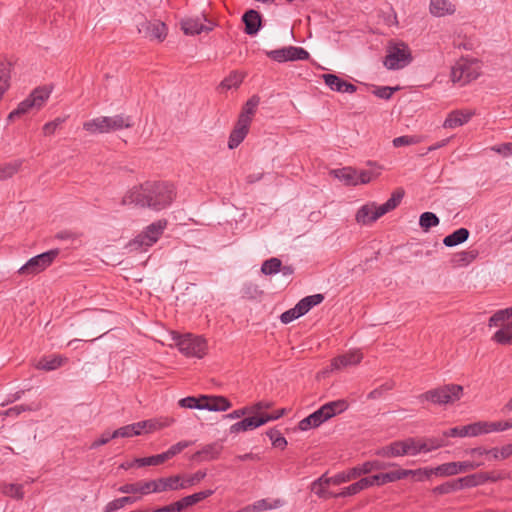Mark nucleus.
<instances>
[{
    "instance_id": "nucleus-6",
    "label": "nucleus",
    "mask_w": 512,
    "mask_h": 512,
    "mask_svg": "<svg viewBox=\"0 0 512 512\" xmlns=\"http://www.w3.org/2000/svg\"><path fill=\"white\" fill-rule=\"evenodd\" d=\"M167 226L166 220H158L129 242L131 250H146L158 241Z\"/></svg>"
},
{
    "instance_id": "nucleus-30",
    "label": "nucleus",
    "mask_w": 512,
    "mask_h": 512,
    "mask_svg": "<svg viewBox=\"0 0 512 512\" xmlns=\"http://www.w3.org/2000/svg\"><path fill=\"white\" fill-rule=\"evenodd\" d=\"M367 488H369L368 481L364 477V478H361L359 481L343 488L340 492H338L336 494H329V496L333 497V498H345V497L356 495L359 492H361L362 490H365Z\"/></svg>"
},
{
    "instance_id": "nucleus-26",
    "label": "nucleus",
    "mask_w": 512,
    "mask_h": 512,
    "mask_svg": "<svg viewBox=\"0 0 512 512\" xmlns=\"http://www.w3.org/2000/svg\"><path fill=\"white\" fill-rule=\"evenodd\" d=\"M67 358L60 355L44 356L35 364V368L44 371H54L64 365Z\"/></svg>"
},
{
    "instance_id": "nucleus-4",
    "label": "nucleus",
    "mask_w": 512,
    "mask_h": 512,
    "mask_svg": "<svg viewBox=\"0 0 512 512\" xmlns=\"http://www.w3.org/2000/svg\"><path fill=\"white\" fill-rule=\"evenodd\" d=\"M179 351L187 357L202 358L206 354L207 344L201 336L175 334L173 336Z\"/></svg>"
},
{
    "instance_id": "nucleus-8",
    "label": "nucleus",
    "mask_w": 512,
    "mask_h": 512,
    "mask_svg": "<svg viewBox=\"0 0 512 512\" xmlns=\"http://www.w3.org/2000/svg\"><path fill=\"white\" fill-rule=\"evenodd\" d=\"M59 255V249H51L30 258L20 269L19 274L35 275L49 267Z\"/></svg>"
},
{
    "instance_id": "nucleus-37",
    "label": "nucleus",
    "mask_w": 512,
    "mask_h": 512,
    "mask_svg": "<svg viewBox=\"0 0 512 512\" xmlns=\"http://www.w3.org/2000/svg\"><path fill=\"white\" fill-rule=\"evenodd\" d=\"M470 232L466 228H459L443 239V244L447 247H454L464 243L469 238Z\"/></svg>"
},
{
    "instance_id": "nucleus-45",
    "label": "nucleus",
    "mask_w": 512,
    "mask_h": 512,
    "mask_svg": "<svg viewBox=\"0 0 512 512\" xmlns=\"http://www.w3.org/2000/svg\"><path fill=\"white\" fill-rule=\"evenodd\" d=\"M259 104V98L257 96H252L244 105L241 114L239 115L238 120H242V118L247 120V124L250 125L252 116L255 113L256 107Z\"/></svg>"
},
{
    "instance_id": "nucleus-34",
    "label": "nucleus",
    "mask_w": 512,
    "mask_h": 512,
    "mask_svg": "<svg viewBox=\"0 0 512 512\" xmlns=\"http://www.w3.org/2000/svg\"><path fill=\"white\" fill-rule=\"evenodd\" d=\"M221 452V446L218 444H209L204 446L201 450L193 455L194 460L210 461L218 458Z\"/></svg>"
},
{
    "instance_id": "nucleus-2",
    "label": "nucleus",
    "mask_w": 512,
    "mask_h": 512,
    "mask_svg": "<svg viewBox=\"0 0 512 512\" xmlns=\"http://www.w3.org/2000/svg\"><path fill=\"white\" fill-rule=\"evenodd\" d=\"M404 194V190L399 188L395 190L391 197L382 205L378 206L376 202H369L361 206L355 215L356 222L361 225L374 223L386 213L394 210L401 203Z\"/></svg>"
},
{
    "instance_id": "nucleus-24",
    "label": "nucleus",
    "mask_w": 512,
    "mask_h": 512,
    "mask_svg": "<svg viewBox=\"0 0 512 512\" xmlns=\"http://www.w3.org/2000/svg\"><path fill=\"white\" fill-rule=\"evenodd\" d=\"M118 491L123 494H136L148 495L153 493L152 481H138L135 483H126L118 488Z\"/></svg>"
},
{
    "instance_id": "nucleus-43",
    "label": "nucleus",
    "mask_w": 512,
    "mask_h": 512,
    "mask_svg": "<svg viewBox=\"0 0 512 512\" xmlns=\"http://www.w3.org/2000/svg\"><path fill=\"white\" fill-rule=\"evenodd\" d=\"M485 472L475 473L459 478L461 488L464 487H476L486 483Z\"/></svg>"
},
{
    "instance_id": "nucleus-23",
    "label": "nucleus",
    "mask_w": 512,
    "mask_h": 512,
    "mask_svg": "<svg viewBox=\"0 0 512 512\" xmlns=\"http://www.w3.org/2000/svg\"><path fill=\"white\" fill-rule=\"evenodd\" d=\"M213 493H214V490L207 489L204 491L194 493L192 495L185 496L182 499H180L179 501L175 502L176 510H178V512H182L186 508L193 506V505L199 503L200 501L210 497Z\"/></svg>"
},
{
    "instance_id": "nucleus-55",
    "label": "nucleus",
    "mask_w": 512,
    "mask_h": 512,
    "mask_svg": "<svg viewBox=\"0 0 512 512\" xmlns=\"http://www.w3.org/2000/svg\"><path fill=\"white\" fill-rule=\"evenodd\" d=\"M178 404L182 408L203 410L202 395L199 397L188 396L182 398L179 400Z\"/></svg>"
},
{
    "instance_id": "nucleus-51",
    "label": "nucleus",
    "mask_w": 512,
    "mask_h": 512,
    "mask_svg": "<svg viewBox=\"0 0 512 512\" xmlns=\"http://www.w3.org/2000/svg\"><path fill=\"white\" fill-rule=\"evenodd\" d=\"M138 428H140L139 424H136V423L129 424V425L120 427V428L116 429L115 431H113L112 436H115V438H118V437L125 438V437L137 436V435H140Z\"/></svg>"
},
{
    "instance_id": "nucleus-7",
    "label": "nucleus",
    "mask_w": 512,
    "mask_h": 512,
    "mask_svg": "<svg viewBox=\"0 0 512 512\" xmlns=\"http://www.w3.org/2000/svg\"><path fill=\"white\" fill-rule=\"evenodd\" d=\"M51 89L48 87H39L33 90V92L25 100L20 102L16 109L8 115V120H12L16 117L24 115L32 108H41L45 101L49 98Z\"/></svg>"
},
{
    "instance_id": "nucleus-60",
    "label": "nucleus",
    "mask_w": 512,
    "mask_h": 512,
    "mask_svg": "<svg viewBox=\"0 0 512 512\" xmlns=\"http://www.w3.org/2000/svg\"><path fill=\"white\" fill-rule=\"evenodd\" d=\"M189 445H190L189 441H180V442L172 445L167 451L162 453L164 461H167V460L173 458L174 456H176L177 454L182 452L185 448H187Z\"/></svg>"
},
{
    "instance_id": "nucleus-17",
    "label": "nucleus",
    "mask_w": 512,
    "mask_h": 512,
    "mask_svg": "<svg viewBox=\"0 0 512 512\" xmlns=\"http://www.w3.org/2000/svg\"><path fill=\"white\" fill-rule=\"evenodd\" d=\"M365 478L368 481V487L383 486L388 483L405 479V472H401V469H398L386 473H379Z\"/></svg>"
},
{
    "instance_id": "nucleus-9",
    "label": "nucleus",
    "mask_w": 512,
    "mask_h": 512,
    "mask_svg": "<svg viewBox=\"0 0 512 512\" xmlns=\"http://www.w3.org/2000/svg\"><path fill=\"white\" fill-rule=\"evenodd\" d=\"M266 55L270 59L279 63L287 61L308 60L310 57L308 51L302 47L296 46H287L280 49L270 50L266 52Z\"/></svg>"
},
{
    "instance_id": "nucleus-12",
    "label": "nucleus",
    "mask_w": 512,
    "mask_h": 512,
    "mask_svg": "<svg viewBox=\"0 0 512 512\" xmlns=\"http://www.w3.org/2000/svg\"><path fill=\"white\" fill-rule=\"evenodd\" d=\"M181 28L186 35H196L201 32H210L214 28V23L209 21L204 14L195 17L182 19Z\"/></svg>"
},
{
    "instance_id": "nucleus-44",
    "label": "nucleus",
    "mask_w": 512,
    "mask_h": 512,
    "mask_svg": "<svg viewBox=\"0 0 512 512\" xmlns=\"http://www.w3.org/2000/svg\"><path fill=\"white\" fill-rule=\"evenodd\" d=\"M395 464H386L380 460L366 461L362 464L357 465L361 476L369 474L373 471L383 470L388 466H394Z\"/></svg>"
},
{
    "instance_id": "nucleus-28",
    "label": "nucleus",
    "mask_w": 512,
    "mask_h": 512,
    "mask_svg": "<svg viewBox=\"0 0 512 512\" xmlns=\"http://www.w3.org/2000/svg\"><path fill=\"white\" fill-rule=\"evenodd\" d=\"M348 403L346 400L340 399L336 401L328 402L322 405L319 409L324 416V419L327 421L330 418L334 417L337 414H340L347 410Z\"/></svg>"
},
{
    "instance_id": "nucleus-25",
    "label": "nucleus",
    "mask_w": 512,
    "mask_h": 512,
    "mask_svg": "<svg viewBox=\"0 0 512 512\" xmlns=\"http://www.w3.org/2000/svg\"><path fill=\"white\" fill-rule=\"evenodd\" d=\"M107 133L131 128L133 126L132 118L125 116L124 114H118L114 116H106Z\"/></svg>"
},
{
    "instance_id": "nucleus-31",
    "label": "nucleus",
    "mask_w": 512,
    "mask_h": 512,
    "mask_svg": "<svg viewBox=\"0 0 512 512\" xmlns=\"http://www.w3.org/2000/svg\"><path fill=\"white\" fill-rule=\"evenodd\" d=\"M325 421L326 420L324 419L323 414L321 413L320 409H318L311 413L309 416L303 418L298 423V428L301 431H307L319 427Z\"/></svg>"
},
{
    "instance_id": "nucleus-57",
    "label": "nucleus",
    "mask_w": 512,
    "mask_h": 512,
    "mask_svg": "<svg viewBox=\"0 0 512 512\" xmlns=\"http://www.w3.org/2000/svg\"><path fill=\"white\" fill-rule=\"evenodd\" d=\"M490 456L494 460H504L512 455V444L504 445L502 448H491L489 449Z\"/></svg>"
},
{
    "instance_id": "nucleus-40",
    "label": "nucleus",
    "mask_w": 512,
    "mask_h": 512,
    "mask_svg": "<svg viewBox=\"0 0 512 512\" xmlns=\"http://www.w3.org/2000/svg\"><path fill=\"white\" fill-rule=\"evenodd\" d=\"M83 129L91 134L107 133L106 116L97 117L83 124Z\"/></svg>"
},
{
    "instance_id": "nucleus-11",
    "label": "nucleus",
    "mask_w": 512,
    "mask_h": 512,
    "mask_svg": "<svg viewBox=\"0 0 512 512\" xmlns=\"http://www.w3.org/2000/svg\"><path fill=\"white\" fill-rule=\"evenodd\" d=\"M482 465V462L474 461L448 462L435 467L434 471L436 476H454L474 470Z\"/></svg>"
},
{
    "instance_id": "nucleus-41",
    "label": "nucleus",
    "mask_w": 512,
    "mask_h": 512,
    "mask_svg": "<svg viewBox=\"0 0 512 512\" xmlns=\"http://www.w3.org/2000/svg\"><path fill=\"white\" fill-rule=\"evenodd\" d=\"M360 471L358 469V466H354L346 471L339 472L333 476L332 483L333 485H340L343 483H347L351 480H354L358 477H360Z\"/></svg>"
},
{
    "instance_id": "nucleus-47",
    "label": "nucleus",
    "mask_w": 512,
    "mask_h": 512,
    "mask_svg": "<svg viewBox=\"0 0 512 512\" xmlns=\"http://www.w3.org/2000/svg\"><path fill=\"white\" fill-rule=\"evenodd\" d=\"M478 255L477 250H466L456 253L452 259V262L457 265H467L476 259Z\"/></svg>"
},
{
    "instance_id": "nucleus-62",
    "label": "nucleus",
    "mask_w": 512,
    "mask_h": 512,
    "mask_svg": "<svg viewBox=\"0 0 512 512\" xmlns=\"http://www.w3.org/2000/svg\"><path fill=\"white\" fill-rule=\"evenodd\" d=\"M487 422L479 421L467 425L468 436L475 437L482 434H487Z\"/></svg>"
},
{
    "instance_id": "nucleus-13",
    "label": "nucleus",
    "mask_w": 512,
    "mask_h": 512,
    "mask_svg": "<svg viewBox=\"0 0 512 512\" xmlns=\"http://www.w3.org/2000/svg\"><path fill=\"white\" fill-rule=\"evenodd\" d=\"M137 28L138 32L142 34L143 37L150 40L156 39L158 41H163L167 35V27L165 23L159 20H143L137 25Z\"/></svg>"
},
{
    "instance_id": "nucleus-3",
    "label": "nucleus",
    "mask_w": 512,
    "mask_h": 512,
    "mask_svg": "<svg viewBox=\"0 0 512 512\" xmlns=\"http://www.w3.org/2000/svg\"><path fill=\"white\" fill-rule=\"evenodd\" d=\"M463 395V387L457 384H447L431 389L419 396L421 401L444 405L458 401Z\"/></svg>"
},
{
    "instance_id": "nucleus-36",
    "label": "nucleus",
    "mask_w": 512,
    "mask_h": 512,
    "mask_svg": "<svg viewBox=\"0 0 512 512\" xmlns=\"http://www.w3.org/2000/svg\"><path fill=\"white\" fill-rule=\"evenodd\" d=\"M493 340L502 345L512 344V322H501Z\"/></svg>"
},
{
    "instance_id": "nucleus-29",
    "label": "nucleus",
    "mask_w": 512,
    "mask_h": 512,
    "mask_svg": "<svg viewBox=\"0 0 512 512\" xmlns=\"http://www.w3.org/2000/svg\"><path fill=\"white\" fill-rule=\"evenodd\" d=\"M402 450H404V455L416 456L421 452L427 453L429 450L425 443L422 442V439L409 437L404 440H401Z\"/></svg>"
},
{
    "instance_id": "nucleus-1",
    "label": "nucleus",
    "mask_w": 512,
    "mask_h": 512,
    "mask_svg": "<svg viewBox=\"0 0 512 512\" xmlns=\"http://www.w3.org/2000/svg\"><path fill=\"white\" fill-rule=\"evenodd\" d=\"M176 196L175 188L168 182L146 181L131 188L123 197L122 204H134L142 208L161 211L171 205Z\"/></svg>"
},
{
    "instance_id": "nucleus-54",
    "label": "nucleus",
    "mask_w": 512,
    "mask_h": 512,
    "mask_svg": "<svg viewBox=\"0 0 512 512\" xmlns=\"http://www.w3.org/2000/svg\"><path fill=\"white\" fill-rule=\"evenodd\" d=\"M242 81L243 76L237 72H233L220 83V88L223 90L237 88Z\"/></svg>"
},
{
    "instance_id": "nucleus-21",
    "label": "nucleus",
    "mask_w": 512,
    "mask_h": 512,
    "mask_svg": "<svg viewBox=\"0 0 512 512\" xmlns=\"http://www.w3.org/2000/svg\"><path fill=\"white\" fill-rule=\"evenodd\" d=\"M242 21L245 24V33L248 35H255L260 30L262 25V18L259 12L250 9L242 16Z\"/></svg>"
},
{
    "instance_id": "nucleus-56",
    "label": "nucleus",
    "mask_w": 512,
    "mask_h": 512,
    "mask_svg": "<svg viewBox=\"0 0 512 512\" xmlns=\"http://www.w3.org/2000/svg\"><path fill=\"white\" fill-rule=\"evenodd\" d=\"M164 462L165 461H164L162 453L161 454H157V455H153V456H149V457H143V458L135 459V464L138 467L157 466V465H160V464H162Z\"/></svg>"
},
{
    "instance_id": "nucleus-5",
    "label": "nucleus",
    "mask_w": 512,
    "mask_h": 512,
    "mask_svg": "<svg viewBox=\"0 0 512 512\" xmlns=\"http://www.w3.org/2000/svg\"><path fill=\"white\" fill-rule=\"evenodd\" d=\"M412 61L411 51L404 42L390 43L384 65L389 70L402 69Z\"/></svg>"
},
{
    "instance_id": "nucleus-18",
    "label": "nucleus",
    "mask_w": 512,
    "mask_h": 512,
    "mask_svg": "<svg viewBox=\"0 0 512 512\" xmlns=\"http://www.w3.org/2000/svg\"><path fill=\"white\" fill-rule=\"evenodd\" d=\"M322 78L325 84L333 91L351 94L357 90L354 84L343 80L335 74H323Z\"/></svg>"
},
{
    "instance_id": "nucleus-59",
    "label": "nucleus",
    "mask_w": 512,
    "mask_h": 512,
    "mask_svg": "<svg viewBox=\"0 0 512 512\" xmlns=\"http://www.w3.org/2000/svg\"><path fill=\"white\" fill-rule=\"evenodd\" d=\"M266 434L275 448L283 450L287 446V440L285 439V437L282 436V434L278 430L271 429L267 431Z\"/></svg>"
},
{
    "instance_id": "nucleus-49",
    "label": "nucleus",
    "mask_w": 512,
    "mask_h": 512,
    "mask_svg": "<svg viewBox=\"0 0 512 512\" xmlns=\"http://www.w3.org/2000/svg\"><path fill=\"white\" fill-rule=\"evenodd\" d=\"M439 222L438 216L433 212H424L419 218V225L424 231H428L430 228L437 226Z\"/></svg>"
},
{
    "instance_id": "nucleus-38",
    "label": "nucleus",
    "mask_w": 512,
    "mask_h": 512,
    "mask_svg": "<svg viewBox=\"0 0 512 512\" xmlns=\"http://www.w3.org/2000/svg\"><path fill=\"white\" fill-rule=\"evenodd\" d=\"M335 176L343 181L346 185H358V171L352 167H344L334 171Z\"/></svg>"
},
{
    "instance_id": "nucleus-64",
    "label": "nucleus",
    "mask_w": 512,
    "mask_h": 512,
    "mask_svg": "<svg viewBox=\"0 0 512 512\" xmlns=\"http://www.w3.org/2000/svg\"><path fill=\"white\" fill-rule=\"evenodd\" d=\"M392 388H393L392 384L385 383V384L375 388L371 392H369L368 395H367V399H370V400L380 399V398H382L384 396V394L387 391L391 390Z\"/></svg>"
},
{
    "instance_id": "nucleus-27",
    "label": "nucleus",
    "mask_w": 512,
    "mask_h": 512,
    "mask_svg": "<svg viewBox=\"0 0 512 512\" xmlns=\"http://www.w3.org/2000/svg\"><path fill=\"white\" fill-rule=\"evenodd\" d=\"M429 9L435 17L452 15L456 11L455 5L448 0H431Z\"/></svg>"
},
{
    "instance_id": "nucleus-53",
    "label": "nucleus",
    "mask_w": 512,
    "mask_h": 512,
    "mask_svg": "<svg viewBox=\"0 0 512 512\" xmlns=\"http://www.w3.org/2000/svg\"><path fill=\"white\" fill-rule=\"evenodd\" d=\"M2 493L14 499H22L24 497L23 486L20 484H6L2 488Z\"/></svg>"
},
{
    "instance_id": "nucleus-16",
    "label": "nucleus",
    "mask_w": 512,
    "mask_h": 512,
    "mask_svg": "<svg viewBox=\"0 0 512 512\" xmlns=\"http://www.w3.org/2000/svg\"><path fill=\"white\" fill-rule=\"evenodd\" d=\"M203 410L224 412L231 408V402L224 396L202 395Z\"/></svg>"
},
{
    "instance_id": "nucleus-19",
    "label": "nucleus",
    "mask_w": 512,
    "mask_h": 512,
    "mask_svg": "<svg viewBox=\"0 0 512 512\" xmlns=\"http://www.w3.org/2000/svg\"><path fill=\"white\" fill-rule=\"evenodd\" d=\"M249 124H247V120L242 118V120H238L234 129L230 133L228 140L229 149H235L240 145V143L245 139L248 130Z\"/></svg>"
},
{
    "instance_id": "nucleus-14",
    "label": "nucleus",
    "mask_w": 512,
    "mask_h": 512,
    "mask_svg": "<svg viewBox=\"0 0 512 512\" xmlns=\"http://www.w3.org/2000/svg\"><path fill=\"white\" fill-rule=\"evenodd\" d=\"M152 481L153 493H161L165 491H177L184 489L180 475H174L165 478H159Z\"/></svg>"
},
{
    "instance_id": "nucleus-15",
    "label": "nucleus",
    "mask_w": 512,
    "mask_h": 512,
    "mask_svg": "<svg viewBox=\"0 0 512 512\" xmlns=\"http://www.w3.org/2000/svg\"><path fill=\"white\" fill-rule=\"evenodd\" d=\"M363 359L360 350H351L345 354L335 357L331 362V370H341L346 367L357 365Z\"/></svg>"
},
{
    "instance_id": "nucleus-48",
    "label": "nucleus",
    "mask_w": 512,
    "mask_h": 512,
    "mask_svg": "<svg viewBox=\"0 0 512 512\" xmlns=\"http://www.w3.org/2000/svg\"><path fill=\"white\" fill-rule=\"evenodd\" d=\"M401 472H405V478L411 476L416 481H424L428 479L432 474L435 475L434 468H419L416 470L401 469Z\"/></svg>"
},
{
    "instance_id": "nucleus-61",
    "label": "nucleus",
    "mask_w": 512,
    "mask_h": 512,
    "mask_svg": "<svg viewBox=\"0 0 512 512\" xmlns=\"http://www.w3.org/2000/svg\"><path fill=\"white\" fill-rule=\"evenodd\" d=\"M206 471L199 470L194 474L186 476L185 478L181 477L182 484L184 485V489H187L191 486L196 485L200 481H202L206 477Z\"/></svg>"
},
{
    "instance_id": "nucleus-22",
    "label": "nucleus",
    "mask_w": 512,
    "mask_h": 512,
    "mask_svg": "<svg viewBox=\"0 0 512 512\" xmlns=\"http://www.w3.org/2000/svg\"><path fill=\"white\" fill-rule=\"evenodd\" d=\"M474 115L472 111L455 110L448 114L447 118L443 123L444 128H456L467 123Z\"/></svg>"
},
{
    "instance_id": "nucleus-58",
    "label": "nucleus",
    "mask_w": 512,
    "mask_h": 512,
    "mask_svg": "<svg viewBox=\"0 0 512 512\" xmlns=\"http://www.w3.org/2000/svg\"><path fill=\"white\" fill-rule=\"evenodd\" d=\"M380 167L373 168L371 170H361L358 171V185L359 184H367L373 179L377 178L380 175Z\"/></svg>"
},
{
    "instance_id": "nucleus-10",
    "label": "nucleus",
    "mask_w": 512,
    "mask_h": 512,
    "mask_svg": "<svg viewBox=\"0 0 512 512\" xmlns=\"http://www.w3.org/2000/svg\"><path fill=\"white\" fill-rule=\"evenodd\" d=\"M451 81L460 86L475 80L478 73L472 68L471 63L466 59H460L451 69Z\"/></svg>"
},
{
    "instance_id": "nucleus-33",
    "label": "nucleus",
    "mask_w": 512,
    "mask_h": 512,
    "mask_svg": "<svg viewBox=\"0 0 512 512\" xmlns=\"http://www.w3.org/2000/svg\"><path fill=\"white\" fill-rule=\"evenodd\" d=\"M404 450H402L401 440L391 442L389 445L378 448L375 451V455L391 458V457H400L404 456Z\"/></svg>"
},
{
    "instance_id": "nucleus-39",
    "label": "nucleus",
    "mask_w": 512,
    "mask_h": 512,
    "mask_svg": "<svg viewBox=\"0 0 512 512\" xmlns=\"http://www.w3.org/2000/svg\"><path fill=\"white\" fill-rule=\"evenodd\" d=\"M172 423H173L172 419H167L165 422H160L155 419H149V420L137 422L136 424H139L140 428H138V430L141 435L143 432H145V433L153 432L155 430L169 426Z\"/></svg>"
},
{
    "instance_id": "nucleus-52",
    "label": "nucleus",
    "mask_w": 512,
    "mask_h": 512,
    "mask_svg": "<svg viewBox=\"0 0 512 512\" xmlns=\"http://www.w3.org/2000/svg\"><path fill=\"white\" fill-rule=\"evenodd\" d=\"M280 269L281 260L275 257L265 260L261 266V272L265 275L278 273Z\"/></svg>"
},
{
    "instance_id": "nucleus-63",
    "label": "nucleus",
    "mask_w": 512,
    "mask_h": 512,
    "mask_svg": "<svg viewBox=\"0 0 512 512\" xmlns=\"http://www.w3.org/2000/svg\"><path fill=\"white\" fill-rule=\"evenodd\" d=\"M461 489L458 479L453 482H446L434 488V492L438 494H448L452 491Z\"/></svg>"
},
{
    "instance_id": "nucleus-50",
    "label": "nucleus",
    "mask_w": 512,
    "mask_h": 512,
    "mask_svg": "<svg viewBox=\"0 0 512 512\" xmlns=\"http://www.w3.org/2000/svg\"><path fill=\"white\" fill-rule=\"evenodd\" d=\"M241 294L245 299L256 300L263 295V290L257 284L246 283L241 290Z\"/></svg>"
},
{
    "instance_id": "nucleus-42",
    "label": "nucleus",
    "mask_w": 512,
    "mask_h": 512,
    "mask_svg": "<svg viewBox=\"0 0 512 512\" xmlns=\"http://www.w3.org/2000/svg\"><path fill=\"white\" fill-rule=\"evenodd\" d=\"M21 166L22 160H14L0 165V180L5 181L12 178L20 170Z\"/></svg>"
},
{
    "instance_id": "nucleus-35",
    "label": "nucleus",
    "mask_w": 512,
    "mask_h": 512,
    "mask_svg": "<svg viewBox=\"0 0 512 512\" xmlns=\"http://www.w3.org/2000/svg\"><path fill=\"white\" fill-rule=\"evenodd\" d=\"M324 300L323 294L309 295L301 299L297 304V311L300 312L301 316H304L314 306L319 305Z\"/></svg>"
},
{
    "instance_id": "nucleus-32",
    "label": "nucleus",
    "mask_w": 512,
    "mask_h": 512,
    "mask_svg": "<svg viewBox=\"0 0 512 512\" xmlns=\"http://www.w3.org/2000/svg\"><path fill=\"white\" fill-rule=\"evenodd\" d=\"M283 501L280 499H260L255 501L252 505L247 506L244 512H256L262 510H272L283 506Z\"/></svg>"
},
{
    "instance_id": "nucleus-20",
    "label": "nucleus",
    "mask_w": 512,
    "mask_h": 512,
    "mask_svg": "<svg viewBox=\"0 0 512 512\" xmlns=\"http://www.w3.org/2000/svg\"><path fill=\"white\" fill-rule=\"evenodd\" d=\"M264 424H266V420L262 419L261 416L247 417V418H244L243 420L231 425L230 433L236 434V433H240V432L253 430V429H256Z\"/></svg>"
},
{
    "instance_id": "nucleus-46",
    "label": "nucleus",
    "mask_w": 512,
    "mask_h": 512,
    "mask_svg": "<svg viewBox=\"0 0 512 512\" xmlns=\"http://www.w3.org/2000/svg\"><path fill=\"white\" fill-rule=\"evenodd\" d=\"M10 64L0 61V100L9 87Z\"/></svg>"
}]
</instances>
